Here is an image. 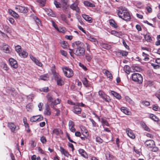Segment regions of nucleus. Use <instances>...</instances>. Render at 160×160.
Masks as SVG:
<instances>
[{"label":"nucleus","instance_id":"7ed1b4c3","mask_svg":"<svg viewBox=\"0 0 160 160\" xmlns=\"http://www.w3.org/2000/svg\"><path fill=\"white\" fill-rule=\"evenodd\" d=\"M53 76L57 81L58 85L62 86L64 84V81L58 73L56 72L53 73Z\"/></svg>","mask_w":160,"mask_h":160},{"label":"nucleus","instance_id":"13d9d810","mask_svg":"<svg viewBox=\"0 0 160 160\" xmlns=\"http://www.w3.org/2000/svg\"><path fill=\"white\" fill-rule=\"evenodd\" d=\"M79 66L82 68L85 71H86L87 70L86 67L81 63H79Z\"/></svg>","mask_w":160,"mask_h":160},{"label":"nucleus","instance_id":"f257e3e1","mask_svg":"<svg viewBox=\"0 0 160 160\" xmlns=\"http://www.w3.org/2000/svg\"><path fill=\"white\" fill-rule=\"evenodd\" d=\"M119 17L126 21H129L131 19V16L129 13L126 10L120 9L118 12Z\"/></svg>","mask_w":160,"mask_h":160},{"label":"nucleus","instance_id":"f03ea898","mask_svg":"<svg viewBox=\"0 0 160 160\" xmlns=\"http://www.w3.org/2000/svg\"><path fill=\"white\" fill-rule=\"evenodd\" d=\"M132 79L138 83L141 84L143 82V78L142 76L138 73H134L132 75Z\"/></svg>","mask_w":160,"mask_h":160},{"label":"nucleus","instance_id":"473e14b6","mask_svg":"<svg viewBox=\"0 0 160 160\" xmlns=\"http://www.w3.org/2000/svg\"><path fill=\"white\" fill-rule=\"evenodd\" d=\"M85 58L88 62H90L93 58V56L91 54L87 53L85 55Z\"/></svg>","mask_w":160,"mask_h":160},{"label":"nucleus","instance_id":"0e129e2a","mask_svg":"<svg viewBox=\"0 0 160 160\" xmlns=\"http://www.w3.org/2000/svg\"><path fill=\"white\" fill-rule=\"evenodd\" d=\"M60 52L61 53V54L64 56H66L67 55V52L63 50H60Z\"/></svg>","mask_w":160,"mask_h":160},{"label":"nucleus","instance_id":"aec40b11","mask_svg":"<svg viewBox=\"0 0 160 160\" xmlns=\"http://www.w3.org/2000/svg\"><path fill=\"white\" fill-rule=\"evenodd\" d=\"M60 151L62 154H63L65 156L67 157H68L69 156H71L69 153L68 152L64 149L63 148L60 147Z\"/></svg>","mask_w":160,"mask_h":160},{"label":"nucleus","instance_id":"39448f33","mask_svg":"<svg viewBox=\"0 0 160 160\" xmlns=\"http://www.w3.org/2000/svg\"><path fill=\"white\" fill-rule=\"evenodd\" d=\"M74 54L77 56H83L85 53V50L83 47L74 48Z\"/></svg>","mask_w":160,"mask_h":160},{"label":"nucleus","instance_id":"f704fd0d","mask_svg":"<svg viewBox=\"0 0 160 160\" xmlns=\"http://www.w3.org/2000/svg\"><path fill=\"white\" fill-rule=\"evenodd\" d=\"M142 56L144 57L143 60L144 61H148L149 60V58L148 54L144 52H142Z\"/></svg>","mask_w":160,"mask_h":160},{"label":"nucleus","instance_id":"9d476101","mask_svg":"<svg viewBox=\"0 0 160 160\" xmlns=\"http://www.w3.org/2000/svg\"><path fill=\"white\" fill-rule=\"evenodd\" d=\"M9 64L12 68H16L18 67V64L17 61L12 58H10L9 59Z\"/></svg>","mask_w":160,"mask_h":160},{"label":"nucleus","instance_id":"72a5a7b5","mask_svg":"<svg viewBox=\"0 0 160 160\" xmlns=\"http://www.w3.org/2000/svg\"><path fill=\"white\" fill-rule=\"evenodd\" d=\"M144 38L147 42H150L152 40L151 37L149 34H147L144 35Z\"/></svg>","mask_w":160,"mask_h":160},{"label":"nucleus","instance_id":"49530a36","mask_svg":"<svg viewBox=\"0 0 160 160\" xmlns=\"http://www.w3.org/2000/svg\"><path fill=\"white\" fill-rule=\"evenodd\" d=\"M98 94L99 96L101 98H102L106 94L102 90H100L98 92Z\"/></svg>","mask_w":160,"mask_h":160},{"label":"nucleus","instance_id":"a18cd8bd","mask_svg":"<svg viewBox=\"0 0 160 160\" xmlns=\"http://www.w3.org/2000/svg\"><path fill=\"white\" fill-rule=\"evenodd\" d=\"M102 98L104 100L105 102H109L111 100L109 97L107 95L104 96Z\"/></svg>","mask_w":160,"mask_h":160},{"label":"nucleus","instance_id":"4d7b16f0","mask_svg":"<svg viewBox=\"0 0 160 160\" xmlns=\"http://www.w3.org/2000/svg\"><path fill=\"white\" fill-rule=\"evenodd\" d=\"M159 109V107L157 104L154 105L152 107V109L154 111H158Z\"/></svg>","mask_w":160,"mask_h":160},{"label":"nucleus","instance_id":"7c9ffc66","mask_svg":"<svg viewBox=\"0 0 160 160\" xmlns=\"http://www.w3.org/2000/svg\"><path fill=\"white\" fill-rule=\"evenodd\" d=\"M111 33L117 37H120L122 36V34L120 32H117L114 30H112L111 31Z\"/></svg>","mask_w":160,"mask_h":160},{"label":"nucleus","instance_id":"ea45409f","mask_svg":"<svg viewBox=\"0 0 160 160\" xmlns=\"http://www.w3.org/2000/svg\"><path fill=\"white\" fill-rule=\"evenodd\" d=\"M60 43L62 48L64 49L67 48L68 45V43L67 42L65 41H61Z\"/></svg>","mask_w":160,"mask_h":160},{"label":"nucleus","instance_id":"6e6552de","mask_svg":"<svg viewBox=\"0 0 160 160\" xmlns=\"http://www.w3.org/2000/svg\"><path fill=\"white\" fill-rule=\"evenodd\" d=\"M144 143L145 146L151 149L152 147L155 146L154 141L152 139L146 140Z\"/></svg>","mask_w":160,"mask_h":160},{"label":"nucleus","instance_id":"5fc2aeb1","mask_svg":"<svg viewBox=\"0 0 160 160\" xmlns=\"http://www.w3.org/2000/svg\"><path fill=\"white\" fill-rule=\"evenodd\" d=\"M46 0H38V2L39 3L41 6H43L45 5Z\"/></svg>","mask_w":160,"mask_h":160},{"label":"nucleus","instance_id":"f3484780","mask_svg":"<svg viewBox=\"0 0 160 160\" xmlns=\"http://www.w3.org/2000/svg\"><path fill=\"white\" fill-rule=\"evenodd\" d=\"M126 132L128 136L132 139H134L135 137L133 132L130 129L128 128L126 130Z\"/></svg>","mask_w":160,"mask_h":160},{"label":"nucleus","instance_id":"2eb2a0df","mask_svg":"<svg viewBox=\"0 0 160 160\" xmlns=\"http://www.w3.org/2000/svg\"><path fill=\"white\" fill-rule=\"evenodd\" d=\"M68 126L69 129L71 131L74 132L75 131L76 129L74 128V123L73 121L71 120H70L68 123Z\"/></svg>","mask_w":160,"mask_h":160},{"label":"nucleus","instance_id":"bf43d9fd","mask_svg":"<svg viewBox=\"0 0 160 160\" xmlns=\"http://www.w3.org/2000/svg\"><path fill=\"white\" fill-rule=\"evenodd\" d=\"M89 119L90 121L92 122V126L93 127H95L96 126L97 123L93 119L91 118H89Z\"/></svg>","mask_w":160,"mask_h":160},{"label":"nucleus","instance_id":"09e8293b","mask_svg":"<svg viewBox=\"0 0 160 160\" xmlns=\"http://www.w3.org/2000/svg\"><path fill=\"white\" fill-rule=\"evenodd\" d=\"M101 46L104 48L107 49L109 48V45L106 43H102L101 44Z\"/></svg>","mask_w":160,"mask_h":160},{"label":"nucleus","instance_id":"a19ab883","mask_svg":"<svg viewBox=\"0 0 160 160\" xmlns=\"http://www.w3.org/2000/svg\"><path fill=\"white\" fill-rule=\"evenodd\" d=\"M105 74L107 75L108 78H109L110 79H112V76L109 71L106 70L105 72Z\"/></svg>","mask_w":160,"mask_h":160},{"label":"nucleus","instance_id":"338daca9","mask_svg":"<svg viewBox=\"0 0 160 160\" xmlns=\"http://www.w3.org/2000/svg\"><path fill=\"white\" fill-rule=\"evenodd\" d=\"M142 103L143 105L146 106H148L150 105V102L148 101H142Z\"/></svg>","mask_w":160,"mask_h":160},{"label":"nucleus","instance_id":"4468645a","mask_svg":"<svg viewBox=\"0 0 160 160\" xmlns=\"http://www.w3.org/2000/svg\"><path fill=\"white\" fill-rule=\"evenodd\" d=\"M70 7L72 9L76 11L78 13H80V10L78 7V4L76 3L72 4L71 5Z\"/></svg>","mask_w":160,"mask_h":160},{"label":"nucleus","instance_id":"a211bd4d","mask_svg":"<svg viewBox=\"0 0 160 160\" xmlns=\"http://www.w3.org/2000/svg\"><path fill=\"white\" fill-rule=\"evenodd\" d=\"M2 48L3 50L5 52L9 53L11 52V48L7 45H3Z\"/></svg>","mask_w":160,"mask_h":160},{"label":"nucleus","instance_id":"c03bdc74","mask_svg":"<svg viewBox=\"0 0 160 160\" xmlns=\"http://www.w3.org/2000/svg\"><path fill=\"white\" fill-rule=\"evenodd\" d=\"M15 49L16 51L18 54L21 51V47L19 45H17L15 46Z\"/></svg>","mask_w":160,"mask_h":160},{"label":"nucleus","instance_id":"6ab92c4d","mask_svg":"<svg viewBox=\"0 0 160 160\" xmlns=\"http://www.w3.org/2000/svg\"><path fill=\"white\" fill-rule=\"evenodd\" d=\"M120 109L122 112L127 115H130L131 114V112L128 110L126 107H122Z\"/></svg>","mask_w":160,"mask_h":160},{"label":"nucleus","instance_id":"c85d7f7f","mask_svg":"<svg viewBox=\"0 0 160 160\" xmlns=\"http://www.w3.org/2000/svg\"><path fill=\"white\" fill-rule=\"evenodd\" d=\"M111 93L112 95L118 99H120L121 98V95L117 92L113 91H111Z\"/></svg>","mask_w":160,"mask_h":160},{"label":"nucleus","instance_id":"de8ad7c7","mask_svg":"<svg viewBox=\"0 0 160 160\" xmlns=\"http://www.w3.org/2000/svg\"><path fill=\"white\" fill-rule=\"evenodd\" d=\"M96 140L99 144L102 143L103 142V140L99 137H97L96 138Z\"/></svg>","mask_w":160,"mask_h":160},{"label":"nucleus","instance_id":"bb28decb","mask_svg":"<svg viewBox=\"0 0 160 160\" xmlns=\"http://www.w3.org/2000/svg\"><path fill=\"white\" fill-rule=\"evenodd\" d=\"M125 100L130 104L132 105H134V102L129 97L126 96L124 98Z\"/></svg>","mask_w":160,"mask_h":160},{"label":"nucleus","instance_id":"680f3d73","mask_svg":"<svg viewBox=\"0 0 160 160\" xmlns=\"http://www.w3.org/2000/svg\"><path fill=\"white\" fill-rule=\"evenodd\" d=\"M69 53H70V55L73 57L74 56V49H69Z\"/></svg>","mask_w":160,"mask_h":160},{"label":"nucleus","instance_id":"79ce46f5","mask_svg":"<svg viewBox=\"0 0 160 160\" xmlns=\"http://www.w3.org/2000/svg\"><path fill=\"white\" fill-rule=\"evenodd\" d=\"M87 90V92H92L93 91V87L90 84L88 85L87 86L85 87Z\"/></svg>","mask_w":160,"mask_h":160},{"label":"nucleus","instance_id":"9b49d317","mask_svg":"<svg viewBox=\"0 0 160 160\" xmlns=\"http://www.w3.org/2000/svg\"><path fill=\"white\" fill-rule=\"evenodd\" d=\"M72 46L74 48H79L83 47L82 43L80 41H76L72 43Z\"/></svg>","mask_w":160,"mask_h":160},{"label":"nucleus","instance_id":"dca6fc26","mask_svg":"<svg viewBox=\"0 0 160 160\" xmlns=\"http://www.w3.org/2000/svg\"><path fill=\"white\" fill-rule=\"evenodd\" d=\"M52 134H54L58 136L63 134L62 131L60 128H54L52 131Z\"/></svg>","mask_w":160,"mask_h":160},{"label":"nucleus","instance_id":"b1692460","mask_svg":"<svg viewBox=\"0 0 160 160\" xmlns=\"http://www.w3.org/2000/svg\"><path fill=\"white\" fill-rule=\"evenodd\" d=\"M82 16V17L86 21H88L89 23H91L92 22V19L88 15L83 14Z\"/></svg>","mask_w":160,"mask_h":160},{"label":"nucleus","instance_id":"c756f323","mask_svg":"<svg viewBox=\"0 0 160 160\" xmlns=\"http://www.w3.org/2000/svg\"><path fill=\"white\" fill-rule=\"evenodd\" d=\"M83 4L85 6L87 7H94L95 6V5L94 4L92 3L87 1H84L83 2Z\"/></svg>","mask_w":160,"mask_h":160},{"label":"nucleus","instance_id":"58836bf2","mask_svg":"<svg viewBox=\"0 0 160 160\" xmlns=\"http://www.w3.org/2000/svg\"><path fill=\"white\" fill-rule=\"evenodd\" d=\"M132 68L133 71L136 72H140L141 70V69L136 65H133L132 66Z\"/></svg>","mask_w":160,"mask_h":160},{"label":"nucleus","instance_id":"37998d69","mask_svg":"<svg viewBox=\"0 0 160 160\" xmlns=\"http://www.w3.org/2000/svg\"><path fill=\"white\" fill-rule=\"evenodd\" d=\"M82 82L83 84L85 87L87 86L88 85L90 84L88 83V81L86 78H84L82 79Z\"/></svg>","mask_w":160,"mask_h":160},{"label":"nucleus","instance_id":"0eeeda50","mask_svg":"<svg viewBox=\"0 0 160 160\" xmlns=\"http://www.w3.org/2000/svg\"><path fill=\"white\" fill-rule=\"evenodd\" d=\"M95 93H93L91 92H86V99L91 102L93 101V99L95 97Z\"/></svg>","mask_w":160,"mask_h":160},{"label":"nucleus","instance_id":"f8f14e48","mask_svg":"<svg viewBox=\"0 0 160 160\" xmlns=\"http://www.w3.org/2000/svg\"><path fill=\"white\" fill-rule=\"evenodd\" d=\"M81 110H82L81 108H79V107L78 106V105H77L76 104L75 105V106H74L73 107V108L72 110L73 112L74 113L77 115H78L79 114L81 113Z\"/></svg>","mask_w":160,"mask_h":160},{"label":"nucleus","instance_id":"774afa93","mask_svg":"<svg viewBox=\"0 0 160 160\" xmlns=\"http://www.w3.org/2000/svg\"><path fill=\"white\" fill-rule=\"evenodd\" d=\"M61 100L59 98H57L56 100H54V103L55 105L58 104L60 103Z\"/></svg>","mask_w":160,"mask_h":160},{"label":"nucleus","instance_id":"4be33fe9","mask_svg":"<svg viewBox=\"0 0 160 160\" xmlns=\"http://www.w3.org/2000/svg\"><path fill=\"white\" fill-rule=\"evenodd\" d=\"M8 12L11 16L16 18H18L19 17V15L16 12L12 9H8Z\"/></svg>","mask_w":160,"mask_h":160},{"label":"nucleus","instance_id":"a878e982","mask_svg":"<svg viewBox=\"0 0 160 160\" xmlns=\"http://www.w3.org/2000/svg\"><path fill=\"white\" fill-rule=\"evenodd\" d=\"M8 126L12 132L15 131V129L16 128L15 125L12 122H9L8 124Z\"/></svg>","mask_w":160,"mask_h":160},{"label":"nucleus","instance_id":"e2e57ef3","mask_svg":"<svg viewBox=\"0 0 160 160\" xmlns=\"http://www.w3.org/2000/svg\"><path fill=\"white\" fill-rule=\"evenodd\" d=\"M50 11L49 12V13H48V15L49 16H50L52 17H55V14L52 12L51 10L50 9Z\"/></svg>","mask_w":160,"mask_h":160},{"label":"nucleus","instance_id":"423d86ee","mask_svg":"<svg viewBox=\"0 0 160 160\" xmlns=\"http://www.w3.org/2000/svg\"><path fill=\"white\" fill-rule=\"evenodd\" d=\"M15 9L18 12L24 13H27L28 11V8L27 7L20 5L16 6Z\"/></svg>","mask_w":160,"mask_h":160},{"label":"nucleus","instance_id":"412c9836","mask_svg":"<svg viewBox=\"0 0 160 160\" xmlns=\"http://www.w3.org/2000/svg\"><path fill=\"white\" fill-rule=\"evenodd\" d=\"M50 108L48 104L45 105V109L44 112V113L45 115H49L51 114Z\"/></svg>","mask_w":160,"mask_h":160},{"label":"nucleus","instance_id":"20e7f679","mask_svg":"<svg viewBox=\"0 0 160 160\" xmlns=\"http://www.w3.org/2000/svg\"><path fill=\"white\" fill-rule=\"evenodd\" d=\"M62 70L64 75L66 77L70 78L73 76V71L71 69L66 67L62 68Z\"/></svg>","mask_w":160,"mask_h":160},{"label":"nucleus","instance_id":"1a4fd4ad","mask_svg":"<svg viewBox=\"0 0 160 160\" xmlns=\"http://www.w3.org/2000/svg\"><path fill=\"white\" fill-rule=\"evenodd\" d=\"M43 117L41 115H37L33 116L30 118V121L32 122H35L37 121H40L43 120Z\"/></svg>","mask_w":160,"mask_h":160},{"label":"nucleus","instance_id":"69168bd1","mask_svg":"<svg viewBox=\"0 0 160 160\" xmlns=\"http://www.w3.org/2000/svg\"><path fill=\"white\" fill-rule=\"evenodd\" d=\"M2 68L3 69L5 70H7L8 69V68L7 66V65L5 63H3L2 64Z\"/></svg>","mask_w":160,"mask_h":160},{"label":"nucleus","instance_id":"cd10ccee","mask_svg":"<svg viewBox=\"0 0 160 160\" xmlns=\"http://www.w3.org/2000/svg\"><path fill=\"white\" fill-rule=\"evenodd\" d=\"M109 23L110 25L114 28H117L118 27L117 24L112 19L109 20Z\"/></svg>","mask_w":160,"mask_h":160},{"label":"nucleus","instance_id":"5701e85b","mask_svg":"<svg viewBox=\"0 0 160 160\" xmlns=\"http://www.w3.org/2000/svg\"><path fill=\"white\" fill-rule=\"evenodd\" d=\"M18 54L21 58H26L28 56V54L25 50H24L22 52H19Z\"/></svg>","mask_w":160,"mask_h":160},{"label":"nucleus","instance_id":"864d4df0","mask_svg":"<svg viewBox=\"0 0 160 160\" xmlns=\"http://www.w3.org/2000/svg\"><path fill=\"white\" fill-rule=\"evenodd\" d=\"M151 65L155 69H157L160 68V66L158 65L152 63Z\"/></svg>","mask_w":160,"mask_h":160},{"label":"nucleus","instance_id":"393cba45","mask_svg":"<svg viewBox=\"0 0 160 160\" xmlns=\"http://www.w3.org/2000/svg\"><path fill=\"white\" fill-rule=\"evenodd\" d=\"M49 78L48 74H46L40 76L39 79L44 81H47L49 79Z\"/></svg>","mask_w":160,"mask_h":160},{"label":"nucleus","instance_id":"4c0bfd02","mask_svg":"<svg viewBox=\"0 0 160 160\" xmlns=\"http://www.w3.org/2000/svg\"><path fill=\"white\" fill-rule=\"evenodd\" d=\"M101 122L102 123V125L103 126V127H104L105 126H109V124L107 121L104 119L102 118V119Z\"/></svg>","mask_w":160,"mask_h":160},{"label":"nucleus","instance_id":"2f4dec72","mask_svg":"<svg viewBox=\"0 0 160 160\" xmlns=\"http://www.w3.org/2000/svg\"><path fill=\"white\" fill-rule=\"evenodd\" d=\"M149 116L150 118L154 121L157 122L159 120V118H158L152 114H150Z\"/></svg>","mask_w":160,"mask_h":160},{"label":"nucleus","instance_id":"ddd939ff","mask_svg":"<svg viewBox=\"0 0 160 160\" xmlns=\"http://www.w3.org/2000/svg\"><path fill=\"white\" fill-rule=\"evenodd\" d=\"M78 151L79 154H80L82 156L85 158H88V155L87 153L85 152V151L84 149L80 148L79 149Z\"/></svg>","mask_w":160,"mask_h":160},{"label":"nucleus","instance_id":"3c124183","mask_svg":"<svg viewBox=\"0 0 160 160\" xmlns=\"http://www.w3.org/2000/svg\"><path fill=\"white\" fill-rule=\"evenodd\" d=\"M41 142L43 144L47 142V139L44 136H42L40 138Z\"/></svg>","mask_w":160,"mask_h":160},{"label":"nucleus","instance_id":"603ef678","mask_svg":"<svg viewBox=\"0 0 160 160\" xmlns=\"http://www.w3.org/2000/svg\"><path fill=\"white\" fill-rule=\"evenodd\" d=\"M54 3L57 8H59L61 7V5L59 2L55 0Z\"/></svg>","mask_w":160,"mask_h":160},{"label":"nucleus","instance_id":"052dcab7","mask_svg":"<svg viewBox=\"0 0 160 160\" xmlns=\"http://www.w3.org/2000/svg\"><path fill=\"white\" fill-rule=\"evenodd\" d=\"M151 148V150L153 152H156L158 151V148L156 147L155 146L152 147Z\"/></svg>","mask_w":160,"mask_h":160},{"label":"nucleus","instance_id":"8fccbe9b","mask_svg":"<svg viewBox=\"0 0 160 160\" xmlns=\"http://www.w3.org/2000/svg\"><path fill=\"white\" fill-rule=\"evenodd\" d=\"M47 98L49 102H53V99L52 96L50 95H48L47 96Z\"/></svg>","mask_w":160,"mask_h":160},{"label":"nucleus","instance_id":"c9c22d12","mask_svg":"<svg viewBox=\"0 0 160 160\" xmlns=\"http://www.w3.org/2000/svg\"><path fill=\"white\" fill-rule=\"evenodd\" d=\"M88 39L90 41L94 42L95 44H96V43H98V41L93 36L91 35L88 36Z\"/></svg>","mask_w":160,"mask_h":160},{"label":"nucleus","instance_id":"e433bc0d","mask_svg":"<svg viewBox=\"0 0 160 160\" xmlns=\"http://www.w3.org/2000/svg\"><path fill=\"white\" fill-rule=\"evenodd\" d=\"M123 69L127 74H128L130 73V68L129 66L127 65H125L123 68Z\"/></svg>","mask_w":160,"mask_h":160},{"label":"nucleus","instance_id":"6e6d98bb","mask_svg":"<svg viewBox=\"0 0 160 160\" xmlns=\"http://www.w3.org/2000/svg\"><path fill=\"white\" fill-rule=\"evenodd\" d=\"M120 54L123 56H126L128 54V52L126 51H122L120 52Z\"/></svg>","mask_w":160,"mask_h":160}]
</instances>
